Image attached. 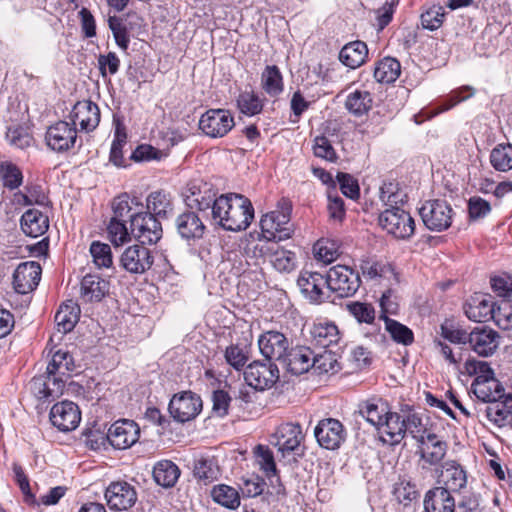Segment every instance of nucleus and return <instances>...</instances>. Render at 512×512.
I'll return each mask as SVG.
<instances>
[{
	"label": "nucleus",
	"instance_id": "1",
	"mask_svg": "<svg viewBox=\"0 0 512 512\" xmlns=\"http://www.w3.org/2000/svg\"><path fill=\"white\" fill-rule=\"evenodd\" d=\"M212 218L223 229L238 232L250 226L254 208L251 201L241 194L220 195L212 206Z\"/></svg>",
	"mask_w": 512,
	"mask_h": 512
},
{
	"label": "nucleus",
	"instance_id": "2",
	"mask_svg": "<svg viewBox=\"0 0 512 512\" xmlns=\"http://www.w3.org/2000/svg\"><path fill=\"white\" fill-rule=\"evenodd\" d=\"M291 211V203L282 199L275 210L262 216L260 221L262 237L274 242L289 239L294 232L293 225L290 223Z\"/></svg>",
	"mask_w": 512,
	"mask_h": 512
},
{
	"label": "nucleus",
	"instance_id": "3",
	"mask_svg": "<svg viewBox=\"0 0 512 512\" xmlns=\"http://www.w3.org/2000/svg\"><path fill=\"white\" fill-rule=\"evenodd\" d=\"M304 440L302 427L297 423H283L271 435V444L277 447L280 462L290 464L302 455L301 443Z\"/></svg>",
	"mask_w": 512,
	"mask_h": 512
},
{
	"label": "nucleus",
	"instance_id": "4",
	"mask_svg": "<svg viewBox=\"0 0 512 512\" xmlns=\"http://www.w3.org/2000/svg\"><path fill=\"white\" fill-rule=\"evenodd\" d=\"M379 225L397 239H408L415 232V222L410 213L392 206L379 215Z\"/></svg>",
	"mask_w": 512,
	"mask_h": 512
},
{
	"label": "nucleus",
	"instance_id": "5",
	"mask_svg": "<svg viewBox=\"0 0 512 512\" xmlns=\"http://www.w3.org/2000/svg\"><path fill=\"white\" fill-rule=\"evenodd\" d=\"M326 275L328 292L335 293L340 298L353 296L360 287L358 272L346 265L333 266Z\"/></svg>",
	"mask_w": 512,
	"mask_h": 512
},
{
	"label": "nucleus",
	"instance_id": "6",
	"mask_svg": "<svg viewBox=\"0 0 512 512\" xmlns=\"http://www.w3.org/2000/svg\"><path fill=\"white\" fill-rule=\"evenodd\" d=\"M130 230L141 244H156L163 234L160 220L150 212H137L131 216Z\"/></svg>",
	"mask_w": 512,
	"mask_h": 512
},
{
	"label": "nucleus",
	"instance_id": "7",
	"mask_svg": "<svg viewBox=\"0 0 512 512\" xmlns=\"http://www.w3.org/2000/svg\"><path fill=\"white\" fill-rule=\"evenodd\" d=\"M424 225L431 231L441 232L451 226L453 209L443 200L426 202L419 210Z\"/></svg>",
	"mask_w": 512,
	"mask_h": 512
},
{
	"label": "nucleus",
	"instance_id": "8",
	"mask_svg": "<svg viewBox=\"0 0 512 512\" xmlns=\"http://www.w3.org/2000/svg\"><path fill=\"white\" fill-rule=\"evenodd\" d=\"M140 436V428L136 422L128 419H121L113 423L106 436H99L104 445L108 441L115 449L124 450L135 444Z\"/></svg>",
	"mask_w": 512,
	"mask_h": 512
},
{
	"label": "nucleus",
	"instance_id": "9",
	"mask_svg": "<svg viewBox=\"0 0 512 512\" xmlns=\"http://www.w3.org/2000/svg\"><path fill=\"white\" fill-rule=\"evenodd\" d=\"M234 125V117L226 109H209L199 120V128L211 138L224 137Z\"/></svg>",
	"mask_w": 512,
	"mask_h": 512
},
{
	"label": "nucleus",
	"instance_id": "10",
	"mask_svg": "<svg viewBox=\"0 0 512 512\" xmlns=\"http://www.w3.org/2000/svg\"><path fill=\"white\" fill-rule=\"evenodd\" d=\"M173 419L180 423L193 420L202 410V400L200 396L185 391L172 397L168 407Z\"/></svg>",
	"mask_w": 512,
	"mask_h": 512
},
{
	"label": "nucleus",
	"instance_id": "11",
	"mask_svg": "<svg viewBox=\"0 0 512 512\" xmlns=\"http://www.w3.org/2000/svg\"><path fill=\"white\" fill-rule=\"evenodd\" d=\"M301 294L311 303L320 304L330 298L327 288V275L318 272L302 271L297 279Z\"/></svg>",
	"mask_w": 512,
	"mask_h": 512
},
{
	"label": "nucleus",
	"instance_id": "12",
	"mask_svg": "<svg viewBox=\"0 0 512 512\" xmlns=\"http://www.w3.org/2000/svg\"><path fill=\"white\" fill-rule=\"evenodd\" d=\"M279 378L277 365L254 361L244 371L246 383L255 390L263 391L272 387Z\"/></svg>",
	"mask_w": 512,
	"mask_h": 512
},
{
	"label": "nucleus",
	"instance_id": "13",
	"mask_svg": "<svg viewBox=\"0 0 512 512\" xmlns=\"http://www.w3.org/2000/svg\"><path fill=\"white\" fill-rule=\"evenodd\" d=\"M154 263L152 251L144 244H134L127 247L120 257L121 267L131 274H143Z\"/></svg>",
	"mask_w": 512,
	"mask_h": 512
},
{
	"label": "nucleus",
	"instance_id": "14",
	"mask_svg": "<svg viewBox=\"0 0 512 512\" xmlns=\"http://www.w3.org/2000/svg\"><path fill=\"white\" fill-rule=\"evenodd\" d=\"M52 425L61 432L75 430L81 421V411L77 404L64 400L52 406L49 413Z\"/></svg>",
	"mask_w": 512,
	"mask_h": 512
},
{
	"label": "nucleus",
	"instance_id": "15",
	"mask_svg": "<svg viewBox=\"0 0 512 512\" xmlns=\"http://www.w3.org/2000/svg\"><path fill=\"white\" fill-rule=\"evenodd\" d=\"M314 435L319 445L328 450H335L345 440V430L342 423L334 418H326L317 424Z\"/></svg>",
	"mask_w": 512,
	"mask_h": 512
},
{
	"label": "nucleus",
	"instance_id": "16",
	"mask_svg": "<svg viewBox=\"0 0 512 512\" xmlns=\"http://www.w3.org/2000/svg\"><path fill=\"white\" fill-rule=\"evenodd\" d=\"M469 347L481 357L492 356L500 344V335L487 326L475 327L469 332Z\"/></svg>",
	"mask_w": 512,
	"mask_h": 512
},
{
	"label": "nucleus",
	"instance_id": "17",
	"mask_svg": "<svg viewBox=\"0 0 512 512\" xmlns=\"http://www.w3.org/2000/svg\"><path fill=\"white\" fill-rule=\"evenodd\" d=\"M77 139V131L66 121H59L50 126L46 132L47 145L56 152H64L72 148Z\"/></svg>",
	"mask_w": 512,
	"mask_h": 512
},
{
	"label": "nucleus",
	"instance_id": "18",
	"mask_svg": "<svg viewBox=\"0 0 512 512\" xmlns=\"http://www.w3.org/2000/svg\"><path fill=\"white\" fill-rule=\"evenodd\" d=\"M105 498L110 509L128 510L135 505L137 492L129 482H111L106 488Z\"/></svg>",
	"mask_w": 512,
	"mask_h": 512
},
{
	"label": "nucleus",
	"instance_id": "19",
	"mask_svg": "<svg viewBox=\"0 0 512 512\" xmlns=\"http://www.w3.org/2000/svg\"><path fill=\"white\" fill-rule=\"evenodd\" d=\"M261 354L270 362L282 363L289 350V342L285 335L278 331H267L258 339Z\"/></svg>",
	"mask_w": 512,
	"mask_h": 512
},
{
	"label": "nucleus",
	"instance_id": "20",
	"mask_svg": "<svg viewBox=\"0 0 512 512\" xmlns=\"http://www.w3.org/2000/svg\"><path fill=\"white\" fill-rule=\"evenodd\" d=\"M41 266L35 261L20 263L13 273V288L19 294H27L39 284Z\"/></svg>",
	"mask_w": 512,
	"mask_h": 512
},
{
	"label": "nucleus",
	"instance_id": "21",
	"mask_svg": "<svg viewBox=\"0 0 512 512\" xmlns=\"http://www.w3.org/2000/svg\"><path fill=\"white\" fill-rule=\"evenodd\" d=\"M494 305L490 294L475 293L465 302L463 309L469 320L487 322L493 317Z\"/></svg>",
	"mask_w": 512,
	"mask_h": 512
},
{
	"label": "nucleus",
	"instance_id": "22",
	"mask_svg": "<svg viewBox=\"0 0 512 512\" xmlns=\"http://www.w3.org/2000/svg\"><path fill=\"white\" fill-rule=\"evenodd\" d=\"M72 125H79L81 130L93 131L100 122V110L97 104L90 100L78 101L70 113Z\"/></svg>",
	"mask_w": 512,
	"mask_h": 512
},
{
	"label": "nucleus",
	"instance_id": "23",
	"mask_svg": "<svg viewBox=\"0 0 512 512\" xmlns=\"http://www.w3.org/2000/svg\"><path fill=\"white\" fill-rule=\"evenodd\" d=\"M185 195L187 205L199 211L212 210L215 202H218L216 192L208 183H190Z\"/></svg>",
	"mask_w": 512,
	"mask_h": 512
},
{
	"label": "nucleus",
	"instance_id": "24",
	"mask_svg": "<svg viewBox=\"0 0 512 512\" xmlns=\"http://www.w3.org/2000/svg\"><path fill=\"white\" fill-rule=\"evenodd\" d=\"M314 352L306 346L289 348L281 365L294 375H300L313 367Z\"/></svg>",
	"mask_w": 512,
	"mask_h": 512
},
{
	"label": "nucleus",
	"instance_id": "25",
	"mask_svg": "<svg viewBox=\"0 0 512 512\" xmlns=\"http://www.w3.org/2000/svg\"><path fill=\"white\" fill-rule=\"evenodd\" d=\"M388 412V403L381 398L373 397L360 402L354 415L365 419L369 424L380 430V425L383 424Z\"/></svg>",
	"mask_w": 512,
	"mask_h": 512
},
{
	"label": "nucleus",
	"instance_id": "26",
	"mask_svg": "<svg viewBox=\"0 0 512 512\" xmlns=\"http://www.w3.org/2000/svg\"><path fill=\"white\" fill-rule=\"evenodd\" d=\"M110 289L109 281L98 275L87 274L80 284V299L85 303L99 302Z\"/></svg>",
	"mask_w": 512,
	"mask_h": 512
},
{
	"label": "nucleus",
	"instance_id": "27",
	"mask_svg": "<svg viewBox=\"0 0 512 512\" xmlns=\"http://www.w3.org/2000/svg\"><path fill=\"white\" fill-rule=\"evenodd\" d=\"M485 414L498 427L512 428V395L502 394V398L492 401L486 406Z\"/></svg>",
	"mask_w": 512,
	"mask_h": 512
},
{
	"label": "nucleus",
	"instance_id": "28",
	"mask_svg": "<svg viewBox=\"0 0 512 512\" xmlns=\"http://www.w3.org/2000/svg\"><path fill=\"white\" fill-rule=\"evenodd\" d=\"M420 446L421 459L425 464L437 465L444 458L447 451V443L434 433H428Z\"/></svg>",
	"mask_w": 512,
	"mask_h": 512
},
{
	"label": "nucleus",
	"instance_id": "29",
	"mask_svg": "<svg viewBox=\"0 0 512 512\" xmlns=\"http://www.w3.org/2000/svg\"><path fill=\"white\" fill-rule=\"evenodd\" d=\"M424 509L426 512H454L455 500L446 488L436 487L426 493Z\"/></svg>",
	"mask_w": 512,
	"mask_h": 512
},
{
	"label": "nucleus",
	"instance_id": "30",
	"mask_svg": "<svg viewBox=\"0 0 512 512\" xmlns=\"http://www.w3.org/2000/svg\"><path fill=\"white\" fill-rule=\"evenodd\" d=\"M20 225L25 235L37 238L48 230L49 219L41 211L29 209L22 215Z\"/></svg>",
	"mask_w": 512,
	"mask_h": 512
},
{
	"label": "nucleus",
	"instance_id": "31",
	"mask_svg": "<svg viewBox=\"0 0 512 512\" xmlns=\"http://www.w3.org/2000/svg\"><path fill=\"white\" fill-rule=\"evenodd\" d=\"M176 228L183 239H200L205 231V225L194 212H185L176 219Z\"/></svg>",
	"mask_w": 512,
	"mask_h": 512
},
{
	"label": "nucleus",
	"instance_id": "32",
	"mask_svg": "<svg viewBox=\"0 0 512 512\" xmlns=\"http://www.w3.org/2000/svg\"><path fill=\"white\" fill-rule=\"evenodd\" d=\"M310 334L315 345L326 350H330L340 339L338 327L332 322L314 323Z\"/></svg>",
	"mask_w": 512,
	"mask_h": 512
},
{
	"label": "nucleus",
	"instance_id": "33",
	"mask_svg": "<svg viewBox=\"0 0 512 512\" xmlns=\"http://www.w3.org/2000/svg\"><path fill=\"white\" fill-rule=\"evenodd\" d=\"M367 57V45L365 42L360 40L347 43L339 53L340 62L351 69L360 67L365 63Z\"/></svg>",
	"mask_w": 512,
	"mask_h": 512
},
{
	"label": "nucleus",
	"instance_id": "34",
	"mask_svg": "<svg viewBox=\"0 0 512 512\" xmlns=\"http://www.w3.org/2000/svg\"><path fill=\"white\" fill-rule=\"evenodd\" d=\"M20 490L23 493L24 502L29 506L43 504L45 506L55 505L65 495L67 488L64 486H56L51 488L50 491L39 497L32 493L30 482H19Z\"/></svg>",
	"mask_w": 512,
	"mask_h": 512
},
{
	"label": "nucleus",
	"instance_id": "35",
	"mask_svg": "<svg viewBox=\"0 0 512 512\" xmlns=\"http://www.w3.org/2000/svg\"><path fill=\"white\" fill-rule=\"evenodd\" d=\"M80 317V307L73 300L64 302L55 314V323L59 332L66 334L73 330Z\"/></svg>",
	"mask_w": 512,
	"mask_h": 512
},
{
	"label": "nucleus",
	"instance_id": "36",
	"mask_svg": "<svg viewBox=\"0 0 512 512\" xmlns=\"http://www.w3.org/2000/svg\"><path fill=\"white\" fill-rule=\"evenodd\" d=\"M380 431L387 437L384 438L385 442L391 445L399 444L405 437L404 418L396 412L389 411L380 425Z\"/></svg>",
	"mask_w": 512,
	"mask_h": 512
},
{
	"label": "nucleus",
	"instance_id": "37",
	"mask_svg": "<svg viewBox=\"0 0 512 512\" xmlns=\"http://www.w3.org/2000/svg\"><path fill=\"white\" fill-rule=\"evenodd\" d=\"M471 391L481 401L488 404L497 398H502L504 388L498 380L493 378L474 380L471 384Z\"/></svg>",
	"mask_w": 512,
	"mask_h": 512
},
{
	"label": "nucleus",
	"instance_id": "38",
	"mask_svg": "<svg viewBox=\"0 0 512 512\" xmlns=\"http://www.w3.org/2000/svg\"><path fill=\"white\" fill-rule=\"evenodd\" d=\"M401 73L400 62L392 57L378 61L374 68V78L379 83L390 84L397 80Z\"/></svg>",
	"mask_w": 512,
	"mask_h": 512
},
{
	"label": "nucleus",
	"instance_id": "39",
	"mask_svg": "<svg viewBox=\"0 0 512 512\" xmlns=\"http://www.w3.org/2000/svg\"><path fill=\"white\" fill-rule=\"evenodd\" d=\"M147 211L156 218H165L172 211L170 194L164 191H154L146 199Z\"/></svg>",
	"mask_w": 512,
	"mask_h": 512
},
{
	"label": "nucleus",
	"instance_id": "40",
	"mask_svg": "<svg viewBox=\"0 0 512 512\" xmlns=\"http://www.w3.org/2000/svg\"><path fill=\"white\" fill-rule=\"evenodd\" d=\"M380 319L384 321L385 329L394 342L404 346H409L414 342V333L406 325L385 315H380Z\"/></svg>",
	"mask_w": 512,
	"mask_h": 512
},
{
	"label": "nucleus",
	"instance_id": "41",
	"mask_svg": "<svg viewBox=\"0 0 512 512\" xmlns=\"http://www.w3.org/2000/svg\"><path fill=\"white\" fill-rule=\"evenodd\" d=\"M211 497L219 505L231 510L238 508L240 505L238 490L224 483L213 487Z\"/></svg>",
	"mask_w": 512,
	"mask_h": 512
},
{
	"label": "nucleus",
	"instance_id": "42",
	"mask_svg": "<svg viewBox=\"0 0 512 512\" xmlns=\"http://www.w3.org/2000/svg\"><path fill=\"white\" fill-rule=\"evenodd\" d=\"M49 373H54L62 377H68L75 370V362L68 351L62 349L53 353L52 359L47 366Z\"/></svg>",
	"mask_w": 512,
	"mask_h": 512
},
{
	"label": "nucleus",
	"instance_id": "43",
	"mask_svg": "<svg viewBox=\"0 0 512 512\" xmlns=\"http://www.w3.org/2000/svg\"><path fill=\"white\" fill-rule=\"evenodd\" d=\"M372 96L368 91L355 90L345 101L346 109L355 116L366 114L372 107Z\"/></svg>",
	"mask_w": 512,
	"mask_h": 512
},
{
	"label": "nucleus",
	"instance_id": "44",
	"mask_svg": "<svg viewBox=\"0 0 512 512\" xmlns=\"http://www.w3.org/2000/svg\"><path fill=\"white\" fill-rule=\"evenodd\" d=\"M492 167L499 172L512 169V145L510 143L497 144L489 156Z\"/></svg>",
	"mask_w": 512,
	"mask_h": 512
},
{
	"label": "nucleus",
	"instance_id": "45",
	"mask_svg": "<svg viewBox=\"0 0 512 512\" xmlns=\"http://www.w3.org/2000/svg\"><path fill=\"white\" fill-rule=\"evenodd\" d=\"M261 84L264 91L272 96H278L283 91V78L276 65H268L262 72Z\"/></svg>",
	"mask_w": 512,
	"mask_h": 512
},
{
	"label": "nucleus",
	"instance_id": "46",
	"mask_svg": "<svg viewBox=\"0 0 512 512\" xmlns=\"http://www.w3.org/2000/svg\"><path fill=\"white\" fill-rule=\"evenodd\" d=\"M127 143L125 128L117 126L111 144L109 161L118 168L127 167V160L123 156V147Z\"/></svg>",
	"mask_w": 512,
	"mask_h": 512
},
{
	"label": "nucleus",
	"instance_id": "47",
	"mask_svg": "<svg viewBox=\"0 0 512 512\" xmlns=\"http://www.w3.org/2000/svg\"><path fill=\"white\" fill-rule=\"evenodd\" d=\"M495 324L504 330L512 328V301L503 298L495 302L493 317L491 318Z\"/></svg>",
	"mask_w": 512,
	"mask_h": 512
},
{
	"label": "nucleus",
	"instance_id": "48",
	"mask_svg": "<svg viewBox=\"0 0 512 512\" xmlns=\"http://www.w3.org/2000/svg\"><path fill=\"white\" fill-rule=\"evenodd\" d=\"M313 252L315 258L325 264L333 262L340 254L338 244L329 239L318 240L314 244Z\"/></svg>",
	"mask_w": 512,
	"mask_h": 512
},
{
	"label": "nucleus",
	"instance_id": "49",
	"mask_svg": "<svg viewBox=\"0 0 512 512\" xmlns=\"http://www.w3.org/2000/svg\"><path fill=\"white\" fill-rule=\"evenodd\" d=\"M256 463L266 477L271 478L277 475L276 463L272 451L264 445H258L254 449Z\"/></svg>",
	"mask_w": 512,
	"mask_h": 512
},
{
	"label": "nucleus",
	"instance_id": "50",
	"mask_svg": "<svg viewBox=\"0 0 512 512\" xmlns=\"http://www.w3.org/2000/svg\"><path fill=\"white\" fill-rule=\"evenodd\" d=\"M194 477L198 480H218L220 468L214 459H199L193 468Z\"/></svg>",
	"mask_w": 512,
	"mask_h": 512
},
{
	"label": "nucleus",
	"instance_id": "51",
	"mask_svg": "<svg viewBox=\"0 0 512 512\" xmlns=\"http://www.w3.org/2000/svg\"><path fill=\"white\" fill-rule=\"evenodd\" d=\"M180 475V468L169 459H162L152 467L153 480H178Z\"/></svg>",
	"mask_w": 512,
	"mask_h": 512
},
{
	"label": "nucleus",
	"instance_id": "52",
	"mask_svg": "<svg viewBox=\"0 0 512 512\" xmlns=\"http://www.w3.org/2000/svg\"><path fill=\"white\" fill-rule=\"evenodd\" d=\"M237 106L241 113L254 116L262 111L263 101L254 92L245 91L239 94Z\"/></svg>",
	"mask_w": 512,
	"mask_h": 512
},
{
	"label": "nucleus",
	"instance_id": "53",
	"mask_svg": "<svg viewBox=\"0 0 512 512\" xmlns=\"http://www.w3.org/2000/svg\"><path fill=\"white\" fill-rule=\"evenodd\" d=\"M431 477H442L445 480H466L467 474L464 468L454 460H448L441 465V468L436 467Z\"/></svg>",
	"mask_w": 512,
	"mask_h": 512
},
{
	"label": "nucleus",
	"instance_id": "54",
	"mask_svg": "<svg viewBox=\"0 0 512 512\" xmlns=\"http://www.w3.org/2000/svg\"><path fill=\"white\" fill-rule=\"evenodd\" d=\"M90 253L94 264L98 268H109L112 266V252L108 244L94 241L90 246Z\"/></svg>",
	"mask_w": 512,
	"mask_h": 512
},
{
	"label": "nucleus",
	"instance_id": "55",
	"mask_svg": "<svg viewBox=\"0 0 512 512\" xmlns=\"http://www.w3.org/2000/svg\"><path fill=\"white\" fill-rule=\"evenodd\" d=\"M405 422V435L409 434L414 438L417 443L423 442V439L430 433L426 425L423 423L422 418L416 413H410L404 417Z\"/></svg>",
	"mask_w": 512,
	"mask_h": 512
},
{
	"label": "nucleus",
	"instance_id": "56",
	"mask_svg": "<svg viewBox=\"0 0 512 512\" xmlns=\"http://www.w3.org/2000/svg\"><path fill=\"white\" fill-rule=\"evenodd\" d=\"M392 494L404 506L409 505L419 496L418 489L413 482H395Z\"/></svg>",
	"mask_w": 512,
	"mask_h": 512
},
{
	"label": "nucleus",
	"instance_id": "57",
	"mask_svg": "<svg viewBox=\"0 0 512 512\" xmlns=\"http://www.w3.org/2000/svg\"><path fill=\"white\" fill-rule=\"evenodd\" d=\"M464 372L470 376H476L474 380H483L494 377V372L490 365L485 361L475 358L466 360L463 366Z\"/></svg>",
	"mask_w": 512,
	"mask_h": 512
},
{
	"label": "nucleus",
	"instance_id": "58",
	"mask_svg": "<svg viewBox=\"0 0 512 512\" xmlns=\"http://www.w3.org/2000/svg\"><path fill=\"white\" fill-rule=\"evenodd\" d=\"M108 25L114 36L116 44L122 49L127 50L130 38L123 19L117 16H110Z\"/></svg>",
	"mask_w": 512,
	"mask_h": 512
},
{
	"label": "nucleus",
	"instance_id": "59",
	"mask_svg": "<svg viewBox=\"0 0 512 512\" xmlns=\"http://www.w3.org/2000/svg\"><path fill=\"white\" fill-rule=\"evenodd\" d=\"M360 268L364 277L371 280L386 277L387 274L392 273V268L389 265L374 259L362 260Z\"/></svg>",
	"mask_w": 512,
	"mask_h": 512
},
{
	"label": "nucleus",
	"instance_id": "60",
	"mask_svg": "<svg viewBox=\"0 0 512 512\" xmlns=\"http://www.w3.org/2000/svg\"><path fill=\"white\" fill-rule=\"evenodd\" d=\"M107 233L110 241L115 245L119 246L130 240L131 231H128L125 221H119L112 219L110 220Z\"/></svg>",
	"mask_w": 512,
	"mask_h": 512
},
{
	"label": "nucleus",
	"instance_id": "61",
	"mask_svg": "<svg viewBox=\"0 0 512 512\" xmlns=\"http://www.w3.org/2000/svg\"><path fill=\"white\" fill-rule=\"evenodd\" d=\"M0 176L3 185L11 190L18 188L22 184V172L14 164L7 163L0 167Z\"/></svg>",
	"mask_w": 512,
	"mask_h": 512
},
{
	"label": "nucleus",
	"instance_id": "62",
	"mask_svg": "<svg viewBox=\"0 0 512 512\" xmlns=\"http://www.w3.org/2000/svg\"><path fill=\"white\" fill-rule=\"evenodd\" d=\"M347 310L358 322L370 324L375 319V309L371 304L362 302H350L346 305Z\"/></svg>",
	"mask_w": 512,
	"mask_h": 512
},
{
	"label": "nucleus",
	"instance_id": "63",
	"mask_svg": "<svg viewBox=\"0 0 512 512\" xmlns=\"http://www.w3.org/2000/svg\"><path fill=\"white\" fill-rule=\"evenodd\" d=\"M295 259L293 252L277 249L271 256V263L279 272H290L295 268Z\"/></svg>",
	"mask_w": 512,
	"mask_h": 512
},
{
	"label": "nucleus",
	"instance_id": "64",
	"mask_svg": "<svg viewBox=\"0 0 512 512\" xmlns=\"http://www.w3.org/2000/svg\"><path fill=\"white\" fill-rule=\"evenodd\" d=\"M406 195L399 189L398 184L394 182H384L380 187V199L386 205L392 207L394 204L404 202Z\"/></svg>",
	"mask_w": 512,
	"mask_h": 512
}]
</instances>
